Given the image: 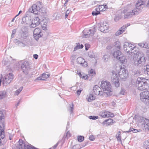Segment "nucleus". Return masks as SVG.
Listing matches in <instances>:
<instances>
[{"label": "nucleus", "mask_w": 149, "mask_h": 149, "mask_svg": "<svg viewBox=\"0 0 149 149\" xmlns=\"http://www.w3.org/2000/svg\"><path fill=\"white\" fill-rule=\"evenodd\" d=\"M89 72L92 76H93L94 74H95V72H94L93 69H91Z\"/></svg>", "instance_id": "13d9d810"}, {"label": "nucleus", "mask_w": 149, "mask_h": 149, "mask_svg": "<svg viewBox=\"0 0 149 149\" xmlns=\"http://www.w3.org/2000/svg\"><path fill=\"white\" fill-rule=\"evenodd\" d=\"M109 58V56L108 55H105L103 57V59L104 62H107L108 61Z\"/></svg>", "instance_id": "58836bf2"}, {"label": "nucleus", "mask_w": 149, "mask_h": 149, "mask_svg": "<svg viewBox=\"0 0 149 149\" xmlns=\"http://www.w3.org/2000/svg\"><path fill=\"white\" fill-rule=\"evenodd\" d=\"M140 99L142 102L145 103L149 102V91H146L140 94Z\"/></svg>", "instance_id": "6e6552de"}, {"label": "nucleus", "mask_w": 149, "mask_h": 149, "mask_svg": "<svg viewBox=\"0 0 149 149\" xmlns=\"http://www.w3.org/2000/svg\"><path fill=\"white\" fill-rule=\"evenodd\" d=\"M132 132L133 133H136L138 131L136 129H134L132 128H130V130L128 131H127L125 132Z\"/></svg>", "instance_id": "f704fd0d"}, {"label": "nucleus", "mask_w": 149, "mask_h": 149, "mask_svg": "<svg viewBox=\"0 0 149 149\" xmlns=\"http://www.w3.org/2000/svg\"><path fill=\"white\" fill-rule=\"evenodd\" d=\"M113 120L111 118L108 119L104 120L102 123L103 126L106 125V126H109L112 125L113 123Z\"/></svg>", "instance_id": "412c9836"}, {"label": "nucleus", "mask_w": 149, "mask_h": 149, "mask_svg": "<svg viewBox=\"0 0 149 149\" xmlns=\"http://www.w3.org/2000/svg\"><path fill=\"white\" fill-rule=\"evenodd\" d=\"M100 11L98 10V9L96 8L95 11H93L92 12V15L93 16L97 15L98 14H100Z\"/></svg>", "instance_id": "2f4dec72"}, {"label": "nucleus", "mask_w": 149, "mask_h": 149, "mask_svg": "<svg viewBox=\"0 0 149 149\" xmlns=\"http://www.w3.org/2000/svg\"><path fill=\"white\" fill-rule=\"evenodd\" d=\"M78 141L79 142H81L84 140V137L83 136H80L78 137Z\"/></svg>", "instance_id": "79ce46f5"}, {"label": "nucleus", "mask_w": 149, "mask_h": 149, "mask_svg": "<svg viewBox=\"0 0 149 149\" xmlns=\"http://www.w3.org/2000/svg\"><path fill=\"white\" fill-rule=\"evenodd\" d=\"M33 57L35 59H37L38 57V55H37L36 54H34L33 55Z\"/></svg>", "instance_id": "338daca9"}, {"label": "nucleus", "mask_w": 149, "mask_h": 149, "mask_svg": "<svg viewBox=\"0 0 149 149\" xmlns=\"http://www.w3.org/2000/svg\"><path fill=\"white\" fill-rule=\"evenodd\" d=\"M22 71L26 75L28 74L30 70V67L29 63L27 61L23 62L21 65Z\"/></svg>", "instance_id": "1a4fd4ad"}, {"label": "nucleus", "mask_w": 149, "mask_h": 149, "mask_svg": "<svg viewBox=\"0 0 149 149\" xmlns=\"http://www.w3.org/2000/svg\"><path fill=\"white\" fill-rule=\"evenodd\" d=\"M138 45L139 46H140L144 48V46H143V45H144V42L142 43H139L138 44Z\"/></svg>", "instance_id": "680f3d73"}, {"label": "nucleus", "mask_w": 149, "mask_h": 149, "mask_svg": "<svg viewBox=\"0 0 149 149\" xmlns=\"http://www.w3.org/2000/svg\"><path fill=\"white\" fill-rule=\"evenodd\" d=\"M32 19V17L30 15L26 14L22 19V23L26 25H29L30 26L31 24Z\"/></svg>", "instance_id": "9b49d317"}, {"label": "nucleus", "mask_w": 149, "mask_h": 149, "mask_svg": "<svg viewBox=\"0 0 149 149\" xmlns=\"http://www.w3.org/2000/svg\"><path fill=\"white\" fill-rule=\"evenodd\" d=\"M120 71L118 72L113 71L111 77V81L113 84L116 87H118L120 86V84L118 81L119 77L123 79H124L127 77L128 73L127 71L124 68H120Z\"/></svg>", "instance_id": "f03ea898"}, {"label": "nucleus", "mask_w": 149, "mask_h": 149, "mask_svg": "<svg viewBox=\"0 0 149 149\" xmlns=\"http://www.w3.org/2000/svg\"><path fill=\"white\" fill-rule=\"evenodd\" d=\"M40 19L38 17H34L33 20H31V22L30 27L31 28H35L37 26H38L40 24Z\"/></svg>", "instance_id": "ddd939ff"}, {"label": "nucleus", "mask_w": 149, "mask_h": 149, "mask_svg": "<svg viewBox=\"0 0 149 149\" xmlns=\"http://www.w3.org/2000/svg\"><path fill=\"white\" fill-rule=\"evenodd\" d=\"M70 11H71V10L70 9H68L66 11V12L65 13V18H67L68 17V15L70 13Z\"/></svg>", "instance_id": "37998d69"}, {"label": "nucleus", "mask_w": 149, "mask_h": 149, "mask_svg": "<svg viewBox=\"0 0 149 149\" xmlns=\"http://www.w3.org/2000/svg\"><path fill=\"white\" fill-rule=\"evenodd\" d=\"M116 137L117 138L118 140H121V136L120 135H116Z\"/></svg>", "instance_id": "0e129e2a"}, {"label": "nucleus", "mask_w": 149, "mask_h": 149, "mask_svg": "<svg viewBox=\"0 0 149 149\" xmlns=\"http://www.w3.org/2000/svg\"><path fill=\"white\" fill-rule=\"evenodd\" d=\"M23 88V87H21L17 90L16 92L17 93H18L17 94V95H18L19 93H20V92L22 90Z\"/></svg>", "instance_id": "603ef678"}, {"label": "nucleus", "mask_w": 149, "mask_h": 149, "mask_svg": "<svg viewBox=\"0 0 149 149\" xmlns=\"http://www.w3.org/2000/svg\"><path fill=\"white\" fill-rule=\"evenodd\" d=\"M123 49L127 53H129L131 55V53L135 52V49L136 50V48L134 44H132L127 42L125 43L123 45Z\"/></svg>", "instance_id": "39448f33"}, {"label": "nucleus", "mask_w": 149, "mask_h": 149, "mask_svg": "<svg viewBox=\"0 0 149 149\" xmlns=\"http://www.w3.org/2000/svg\"><path fill=\"white\" fill-rule=\"evenodd\" d=\"M33 36L36 40H38L40 37L43 35L41 30L39 28H36L33 31Z\"/></svg>", "instance_id": "f8f14e48"}, {"label": "nucleus", "mask_w": 149, "mask_h": 149, "mask_svg": "<svg viewBox=\"0 0 149 149\" xmlns=\"http://www.w3.org/2000/svg\"><path fill=\"white\" fill-rule=\"evenodd\" d=\"M84 47L83 45L81 44L80 45H77L74 48V51H76L79 49H82Z\"/></svg>", "instance_id": "ea45409f"}, {"label": "nucleus", "mask_w": 149, "mask_h": 149, "mask_svg": "<svg viewBox=\"0 0 149 149\" xmlns=\"http://www.w3.org/2000/svg\"><path fill=\"white\" fill-rule=\"evenodd\" d=\"M89 139L91 141H93L95 140V138L92 135H90L89 137Z\"/></svg>", "instance_id": "4d7b16f0"}, {"label": "nucleus", "mask_w": 149, "mask_h": 149, "mask_svg": "<svg viewBox=\"0 0 149 149\" xmlns=\"http://www.w3.org/2000/svg\"><path fill=\"white\" fill-rule=\"evenodd\" d=\"M77 62L78 64L82 65V66L85 67H86L88 66L87 63L82 57H78L77 59Z\"/></svg>", "instance_id": "f3484780"}, {"label": "nucleus", "mask_w": 149, "mask_h": 149, "mask_svg": "<svg viewBox=\"0 0 149 149\" xmlns=\"http://www.w3.org/2000/svg\"><path fill=\"white\" fill-rule=\"evenodd\" d=\"M95 97L91 94H89L88 97H87L88 101L89 102H91L93 100L95 99Z\"/></svg>", "instance_id": "c85d7f7f"}, {"label": "nucleus", "mask_w": 149, "mask_h": 149, "mask_svg": "<svg viewBox=\"0 0 149 149\" xmlns=\"http://www.w3.org/2000/svg\"><path fill=\"white\" fill-rule=\"evenodd\" d=\"M122 16L121 15H116L114 18V21L116 22L121 18Z\"/></svg>", "instance_id": "4c0bfd02"}, {"label": "nucleus", "mask_w": 149, "mask_h": 149, "mask_svg": "<svg viewBox=\"0 0 149 149\" xmlns=\"http://www.w3.org/2000/svg\"><path fill=\"white\" fill-rule=\"evenodd\" d=\"M89 118L90 119H92L93 120H95L98 118V117L97 116H89Z\"/></svg>", "instance_id": "a19ab883"}, {"label": "nucleus", "mask_w": 149, "mask_h": 149, "mask_svg": "<svg viewBox=\"0 0 149 149\" xmlns=\"http://www.w3.org/2000/svg\"><path fill=\"white\" fill-rule=\"evenodd\" d=\"M90 47V45L88 44H85V50H87Z\"/></svg>", "instance_id": "8fccbe9b"}, {"label": "nucleus", "mask_w": 149, "mask_h": 149, "mask_svg": "<svg viewBox=\"0 0 149 149\" xmlns=\"http://www.w3.org/2000/svg\"><path fill=\"white\" fill-rule=\"evenodd\" d=\"M100 115L103 118L113 117L114 116V115L113 113L108 111L102 112Z\"/></svg>", "instance_id": "a211bd4d"}, {"label": "nucleus", "mask_w": 149, "mask_h": 149, "mask_svg": "<svg viewBox=\"0 0 149 149\" xmlns=\"http://www.w3.org/2000/svg\"><path fill=\"white\" fill-rule=\"evenodd\" d=\"M99 93H100L99 95H104V94L105 93H107L105 92V91H104V92H103L102 91H100V90H99Z\"/></svg>", "instance_id": "bf43d9fd"}, {"label": "nucleus", "mask_w": 149, "mask_h": 149, "mask_svg": "<svg viewBox=\"0 0 149 149\" xmlns=\"http://www.w3.org/2000/svg\"><path fill=\"white\" fill-rule=\"evenodd\" d=\"M10 79H6V77H5L3 78V84L4 85L6 86L8 84H9L11 81V79L10 78Z\"/></svg>", "instance_id": "b1692460"}, {"label": "nucleus", "mask_w": 149, "mask_h": 149, "mask_svg": "<svg viewBox=\"0 0 149 149\" xmlns=\"http://www.w3.org/2000/svg\"><path fill=\"white\" fill-rule=\"evenodd\" d=\"M82 90V89L81 88L77 91V93L78 95H80Z\"/></svg>", "instance_id": "09e8293b"}, {"label": "nucleus", "mask_w": 149, "mask_h": 149, "mask_svg": "<svg viewBox=\"0 0 149 149\" xmlns=\"http://www.w3.org/2000/svg\"><path fill=\"white\" fill-rule=\"evenodd\" d=\"M135 52L131 53V56L135 55V57L133 58L134 63L136 66H138L143 62H144L146 61L145 57L143 52H138L136 50H135Z\"/></svg>", "instance_id": "7ed1b4c3"}, {"label": "nucleus", "mask_w": 149, "mask_h": 149, "mask_svg": "<svg viewBox=\"0 0 149 149\" xmlns=\"http://www.w3.org/2000/svg\"><path fill=\"white\" fill-rule=\"evenodd\" d=\"M88 55L89 57L90 58H92L94 57L95 55L93 54L92 52H89Z\"/></svg>", "instance_id": "c03bdc74"}, {"label": "nucleus", "mask_w": 149, "mask_h": 149, "mask_svg": "<svg viewBox=\"0 0 149 149\" xmlns=\"http://www.w3.org/2000/svg\"><path fill=\"white\" fill-rule=\"evenodd\" d=\"M100 86L103 91L106 92L107 94L111 92V86L110 83L108 81H102Z\"/></svg>", "instance_id": "0eeeda50"}, {"label": "nucleus", "mask_w": 149, "mask_h": 149, "mask_svg": "<svg viewBox=\"0 0 149 149\" xmlns=\"http://www.w3.org/2000/svg\"><path fill=\"white\" fill-rule=\"evenodd\" d=\"M144 48H148L149 47V46L148 45V44L146 42H144Z\"/></svg>", "instance_id": "5fc2aeb1"}, {"label": "nucleus", "mask_w": 149, "mask_h": 149, "mask_svg": "<svg viewBox=\"0 0 149 149\" xmlns=\"http://www.w3.org/2000/svg\"><path fill=\"white\" fill-rule=\"evenodd\" d=\"M100 11L98 10V9L96 8L95 11H93L92 12V15L93 16L97 15L98 14H100Z\"/></svg>", "instance_id": "473e14b6"}, {"label": "nucleus", "mask_w": 149, "mask_h": 149, "mask_svg": "<svg viewBox=\"0 0 149 149\" xmlns=\"http://www.w3.org/2000/svg\"><path fill=\"white\" fill-rule=\"evenodd\" d=\"M136 85L139 90L143 91L149 88V79L138 77L137 79Z\"/></svg>", "instance_id": "20e7f679"}, {"label": "nucleus", "mask_w": 149, "mask_h": 149, "mask_svg": "<svg viewBox=\"0 0 149 149\" xmlns=\"http://www.w3.org/2000/svg\"><path fill=\"white\" fill-rule=\"evenodd\" d=\"M49 76L50 75L49 74L43 73L42 74L41 76L38 77L35 80L36 81L37 80H45L49 77Z\"/></svg>", "instance_id": "aec40b11"}, {"label": "nucleus", "mask_w": 149, "mask_h": 149, "mask_svg": "<svg viewBox=\"0 0 149 149\" xmlns=\"http://www.w3.org/2000/svg\"><path fill=\"white\" fill-rule=\"evenodd\" d=\"M100 11L98 10V9L96 8L95 11H93L92 12V15L93 16L97 15L98 14H100Z\"/></svg>", "instance_id": "7c9ffc66"}, {"label": "nucleus", "mask_w": 149, "mask_h": 149, "mask_svg": "<svg viewBox=\"0 0 149 149\" xmlns=\"http://www.w3.org/2000/svg\"><path fill=\"white\" fill-rule=\"evenodd\" d=\"M73 106L74 105L73 104H72V105L70 106V111L71 113H72L73 112Z\"/></svg>", "instance_id": "3c124183"}, {"label": "nucleus", "mask_w": 149, "mask_h": 149, "mask_svg": "<svg viewBox=\"0 0 149 149\" xmlns=\"http://www.w3.org/2000/svg\"><path fill=\"white\" fill-rule=\"evenodd\" d=\"M13 137V135L12 134H9V139L10 140H11L12 139V138Z\"/></svg>", "instance_id": "052dcab7"}, {"label": "nucleus", "mask_w": 149, "mask_h": 149, "mask_svg": "<svg viewBox=\"0 0 149 149\" xmlns=\"http://www.w3.org/2000/svg\"><path fill=\"white\" fill-rule=\"evenodd\" d=\"M109 26L108 24L106 22H100L98 30L101 32L106 33L108 29Z\"/></svg>", "instance_id": "9d476101"}, {"label": "nucleus", "mask_w": 149, "mask_h": 149, "mask_svg": "<svg viewBox=\"0 0 149 149\" xmlns=\"http://www.w3.org/2000/svg\"><path fill=\"white\" fill-rule=\"evenodd\" d=\"M144 68L146 69L145 72L149 75V63L147 64L146 66H144Z\"/></svg>", "instance_id": "72a5a7b5"}, {"label": "nucleus", "mask_w": 149, "mask_h": 149, "mask_svg": "<svg viewBox=\"0 0 149 149\" xmlns=\"http://www.w3.org/2000/svg\"><path fill=\"white\" fill-rule=\"evenodd\" d=\"M117 59L119 60L120 62L122 63H124L125 61L126 62V60L125 57L122 54H121L120 56H119V57Z\"/></svg>", "instance_id": "393cba45"}, {"label": "nucleus", "mask_w": 149, "mask_h": 149, "mask_svg": "<svg viewBox=\"0 0 149 149\" xmlns=\"http://www.w3.org/2000/svg\"><path fill=\"white\" fill-rule=\"evenodd\" d=\"M149 140L146 141L144 142L143 145V147L146 149H149Z\"/></svg>", "instance_id": "c756f323"}, {"label": "nucleus", "mask_w": 149, "mask_h": 149, "mask_svg": "<svg viewBox=\"0 0 149 149\" xmlns=\"http://www.w3.org/2000/svg\"><path fill=\"white\" fill-rule=\"evenodd\" d=\"M129 25H128V24H127L125 25H123L115 33V35L116 36H118L123 33L125 31L126 28Z\"/></svg>", "instance_id": "dca6fc26"}, {"label": "nucleus", "mask_w": 149, "mask_h": 149, "mask_svg": "<svg viewBox=\"0 0 149 149\" xmlns=\"http://www.w3.org/2000/svg\"><path fill=\"white\" fill-rule=\"evenodd\" d=\"M16 32V30L15 29L13 30L12 31V34H15Z\"/></svg>", "instance_id": "774afa93"}, {"label": "nucleus", "mask_w": 149, "mask_h": 149, "mask_svg": "<svg viewBox=\"0 0 149 149\" xmlns=\"http://www.w3.org/2000/svg\"><path fill=\"white\" fill-rule=\"evenodd\" d=\"M125 93V90L124 89L122 88L121 91L120 92V94L122 95H124Z\"/></svg>", "instance_id": "864d4df0"}, {"label": "nucleus", "mask_w": 149, "mask_h": 149, "mask_svg": "<svg viewBox=\"0 0 149 149\" xmlns=\"http://www.w3.org/2000/svg\"><path fill=\"white\" fill-rule=\"evenodd\" d=\"M42 8L41 3L38 1L35 4H34L31 8L29 10V12L35 14H38V12L40 11L41 8Z\"/></svg>", "instance_id": "423d86ee"}, {"label": "nucleus", "mask_w": 149, "mask_h": 149, "mask_svg": "<svg viewBox=\"0 0 149 149\" xmlns=\"http://www.w3.org/2000/svg\"><path fill=\"white\" fill-rule=\"evenodd\" d=\"M1 127L0 126V136L2 139H3L5 137L4 131L3 129L1 128Z\"/></svg>", "instance_id": "cd10ccee"}, {"label": "nucleus", "mask_w": 149, "mask_h": 149, "mask_svg": "<svg viewBox=\"0 0 149 149\" xmlns=\"http://www.w3.org/2000/svg\"><path fill=\"white\" fill-rule=\"evenodd\" d=\"M4 116L2 111H0V120L4 118Z\"/></svg>", "instance_id": "49530a36"}, {"label": "nucleus", "mask_w": 149, "mask_h": 149, "mask_svg": "<svg viewBox=\"0 0 149 149\" xmlns=\"http://www.w3.org/2000/svg\"><path fill=\"white\" fill-rule=\"evenodd\" d=\"M14 42L20 47H23L25 46V45L23 42H20L17 39L15 40Z\"/></svg>", "instance_id": "a878e982"}, {"label": "nucleus", "mask_w": 149, "mask_h": 149, "mask_svg": "<svg viewBox=\"0 0 149 149\" xmlns=\"http://www.w3.org/2000/svg\"><path fill=\"white\" fill-rule=\"evenodd\" d=\"M58 143H56L55 145L52 148V149H55V148H56L57 147V146H58Z\"/></svg>", "instance_id": "e2e57ef3"}, {"label": "nucleus", "mask_w": 149, "mask_h": 149, "mask_svg": "<svg viewBox=\"0 0 149 149\" xmlns=\"http://www.w3.org/2000/svg\"><path fill=\"white\" fill-rule=\"evenodd\" d=\"M143 121L141 124V127L145 131L149 130V120L146 118H143Z\"/></svg>", "instance_id": "4468645a"}, {"label": "nucleus", "mask_w": 149, "mask_h": 149, "mask_svg": "<svg viewBox=\"0 0 149 149\" xmlns=\"http://www.w3.org/2000/svg\"><path fill=\"white\" fill-rule=\"evenodd\" d=\"M115 46L118 49H120V43L119 41H117L115 43Z\"/></svg>", "instance_id": "e433bc0d"}, {"label": "nucleus", "mask_w": 149, "mask_h": 149, "mask_svg": "<svg viewBox=\"0 0 149 149\" xmlns=\"http://www.w3.org/2000/svg\"><path fill=\"white\" fill-rule=\"evenodd\" d=\"M5 77H6V79L8 78L9 79H10V78L11 79V81L13 79V74L11 73L9 74H8L6 75L5 76Z\"/></svg>", "instance_id": "c9c22d12"}, {"label": "nucleus", "mask_w": 149, "mask_h": 149, "mask_svg": "<svg viewBox=\"0 0 149 149\" xmlns=\"http://www.w3.org/2000/svg\"><path fill=\"white\" fill-rule=\"evenodd\" d=\"M6 95V92L5 91H0V99H1L5 98Z\"/></svg>", "instance_id": "bb28decb"}, {"label": "nucleus", "mask_w": 149, "mask_h": 149, "mask_svg": "<svg viewBox=\"0 0 149 149\" xmlns=\"http://www.w3.org/2000/svg\"><path fill=\"white\" fill-rule=\"evenodd\" d=\"M83 33L85 38H88L90 36H93L94 32L92 29H84L83 31Z\"/></svg>", "instance_id": "2eb2a0df"}, {"label": "nucleus", "mask_w": 149, "mask_h": 149, "mask_svg": "<svg viewBox=\"0 0 149 149\" xmlns=\"http://www.w3.org/2000/svg\"><path fill=\"white\" fill-rule=\"evenodd\" d=\"M145 0H139L134 5H128L125 7L122 13L124 14V18H128L133 15H137L145 6Z\"/></svg>", "instance_id": "f257e3e1"}, {"label": "nucleus", "mask_w": 149, "mask_h": 149, "mask_svg": "<svg viewBox=\"0 0 149 149\" xmlns=\"http://www.w3.org/2000/svg\"><path fill=\"white\" fill-rule=\"evenodd\" d=\"M72 149H79L78 147V146H74L72 147Z\"/></svg>", "instance_id": "69168bd1"}, {"label": "nucleus", "mask_w": 149, "mask_h": 149, "mask_svg": "<svg viewBox=\"0 0 149 149\" xmlns=\"http://www.w3.org/2000/svg\"><path fill=\"white\" fill-rule=\"evenodd\" d=\"M22 30L23 32H25L27 30V28L26 26H24L22 28Z\"/></svg>", "instance_id": "6e6d98bb"}, {"label": "nucleus", "mask_w": 149, "mask_h": 149, "mask_svg": "<svg viewBox=\"0 0 149 149\" xmlns=\"http://www.w3.org/2000/svg\"><path fill=\"white\" fill-rule=\"evenodd\" d=\"M121 52L119 50H117L114 52L113 53V56L114 58L118 59L119 56H121Z\"/></svg>", "instance_id": "5701e85b"}, {"label": "nucleus", "mask_w": 149, "mask_h": 149, "mask_svg": "<svg viewBox=\"0 0 149 149\" xmlns=\"http://www.w3.org/2000/svg\"><path fill=\"white\" fill-rule=\"evenodd\" d=\"M48 23L47 20L45 18L41 21L40 22L42 27L44 30H45L47 29V26Z\"/></svg>", "instance_id": "4be33fe9"}, {"label": "nucleus", "mask_w": 149, "mask_h": 149, "mask_svg": "<svg viewBox=\"0 0 149 149\" xmlns=\"http://www.w3.org/2000/svg\"><path fill=\"white\" fill-rule=\"evenodd\" d=\"M104 6L103 5H99L98 7L97 8L98 9L99 11H101L103 10V8H104Z\"/></svg>", "instance_id": "a18cd8bd"}, {"label": "nucleus", "mask_w": 149, "mask_h": 149, "mask_svg": "<svg viewBox=\"0 0 149 149\" xmlns=\"http://www.w3.org/2000/svg\"><path fill=\"white\" fill-rule=\"evenodd\" d=\"M100 88L97 85H95L93 88V93L96 95H99V90H101Z\"/></svg>", "instance_id": "6ab92c4d"}, {"label": "nucleus", "mask_w": 149, "mask_h": 149, "mask_svg": "<svg viewBox=\"0 0 149 149\" xmlns=\"http://www.w3.org/2000/svg\"><path fill=\"white\" fill-rule=\"evenodd\" d=\"M70 134L69 131H68L66 133L65 138L68 139L71 136Z\"/></svg>", "instance_id": "de8ad7c7"}]
</instances>
